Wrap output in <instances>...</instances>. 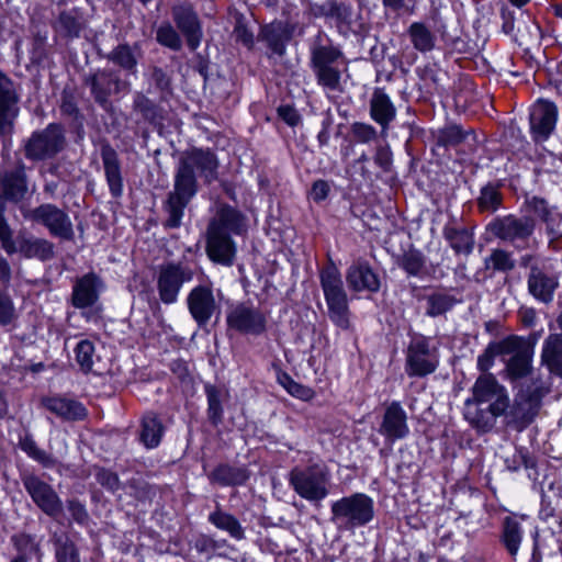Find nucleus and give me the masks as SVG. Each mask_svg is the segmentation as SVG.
<instances>
[{
	"instance_id": "nucleus-1",
	"label": "nucleus",
	"mask_w": 562,
	"mask_h": 562,
	"mask_svg": "<svg viewBox=\"0 0 562 562\" xmlns=\"http://www.w3.org/2000/svg\"><path fill=\"white\" fill-rule=\"evenodd\" d=\"M171 18L175 26L162 22L156 30V41L162 47L172 52H180L183 47L182 38L190 52H195L203 40V24L195 8L190 2H181L171 7Z\"/></svg>"
},
{
	"instance_id": "nucleus-2",
	"label": "nucleus",
	"mask_w": 562,
	"mask_h": 562,
	"mask_svg": "<svg viewBox=\"0 0 562 562\" xmlns=\"http://www.w3.org/2000/svg\"><path fill=\"white\" fill-rule=\"evenodd\" d=\"M310 67L315 76L316 83L324 91L341 90V71L338 61L344 53L339 45L319 30L310 44Z\"/></svg>"
},
{
	"instance_id": "nucleus-3",
	"label": "nucleus",
	"mask_w": 562,
	"mask_h": 562,
	"mask_svg": "<svg viewBox=\"0 0 562 562\" xmlns=\"http://www.w3.org/2000/svg\"><path fill=\"white\" fill-rule=\"evenodd\" d=\"M536 228V220L530 215L519 216L515 213L496 215L485 225V239L486 241L498 240L520 252L530 247Z\"/></svg>"
},
{
	"instance_id": "nucleus-4",
	"label": "nucleus",
	"mask_w": 562,
	"mask_h": 562,
	"mask_svg": "<svg viewBox=\"0 0 562 562\" xmlns=\"http://www.w3.org/2000/svg\"><path fill=\"white\" fill-rule=\"evenodd\" d=\"M404 349V372L409 379H425L434 374L440 366V348L435 338L419 331L409 330Z\"/></svg>"
},
{
	"instance_id": "nucleus-5",
	"label": "nucleus",
	"mask_w": 562,
	"mask_h": 562,
	"mask_svg": "<svg viewBox=\"0 0 562 562\" xmlns=\"http://www.w3.org/2000/svg\"><path fill=\"white\" fill-rule=\"evenodd\" d=\"M319 284L327 305V315L333 325L344 331L351 327V311L348 293L339 269L331 262L319 272Z\"/></svg>"
},
{
	"instance_id": "nucleus-6",
	"label": "nucleus",
	"mask_w": 562,
	"mask_h": 562,
	"mask_svg": "<svg viewBox=\"0 0 562 562\" xmlns=\"http://www.w3.org/2000/svg\"><path fill=\"white\" fill-rule=\"evenodd\" d=\"M330 515V521L346 530L366 527L374 519V501L366 493L356 492L331 502Z\"/></svg>"
},
{
	"instance_id": "nucleus-7",
	"label": "nucleus",
	"mask_w": 562,
	"mask_h": 562,
	"mask_svg": "<svg viewBox=\"0 0 562 562\" xmlns=\"http://www.w3.org/2000/svg\"><path fill=\"white\" fill-rule=\"evenodd\" d=\"M66 146L65 126L59 122H50L44 128L33 131L24 140L22 150L25 159L40 162L55 159Z\"/></svg>"
},
{
	"instance_id": "nucleus-8",
	"label": "nucleus",
	"mask_w": 562,
	"mask_h": 562,
	"mask_svg": "<svg viewBox=\"0 0 562 562\" xmlns=\"http://www.w3.org/2000/svg\"><path fill=\"white\" fill-rule=\"evenodd\" d=\"M226 331L259 337L268 330L267 315L249 302L233 303L226 310Z\"/></svg>"
},
{
	"instance_id": "nucleus-9",
	"label": "nucleus",
	"mask_w": 562,
	"mask_h": 562,
	"mask_svg": "<svg viewBox=\"0 0 562 562\" xmlns=\"http://www.w3.org/2000/svg\"><path fill=\"white\" fill-rule=\"evenodd\" d=\"M328 471L325 467L313 463L304 469L294 468L289 482L294 492L310 502H319L328 495Z\"/></svg>"
},
{
	"instance_id": "nucleus-10",
	"label": "nucleus",
	"mask_w": 562,
	"mask_h": 562,
	"mask_svg": "<svg viewBox=\"0 0 562 562\" xmlns=\"http://www.w3.org/2000/svg\"><path fill=\"white\" fill-rule=\"evenodd\" d=\"M29 192V179L23 161H18L12 169L0 170V232L8 228L5 218L7 203H21Z\"/></svg>"
},
{
	"instance_id": "nucleus-11",
	"label": "nucleus",
	"mask_w": 562,
	"mask_h": 562,
	"mask_svg": "<svg viewBox=\"0 0 562 562\" xmlns=\"http://www.w3.org/2000/svg\"><path fill=\"white\" fill-rule=\"evenodd\" d=\"M8 229L4 233L0 232V241L4 251L12 256L16 252L23 259L26 260H38L41 262H47L56 257L55 245L50 240L34 236H21L19 235L16 240L13 239V231L8 224Z\"/></svg>"
},
{
	"instance_id": "nucleus-12",
	"label": "nucleus",
	"mask_w": 562,
	"mask_h": 562,
	"mask_svg": "<svg viewBox=\"0 0 562 562\" xmlns=\"http://www.w3.org/2000/svg\"><path fill=\"white\" fill-rule=\"evenodd\" d=\"M193 278V269L180 261H167L159 265L156 278L159 300L166 305L175 304L183 284L191 282Z\"/></svg>"
},
{
	"instance_id": "nucleus-13",
	"label": "nucleus",
	"mask_w": 562,
	"mask_h": 562,
	"mask_svg": "<svg viewBox=\"0 0 562 562\" xmlns=\"http://www.w3.org/2000/svg\"><path fill=\"white\" fill-rule=\"evenodd\" d=\"M345 280L351 293L366 294L367 299L378 294L384 284V276L363 257L355 259L347 267Z\"/></svg>"
},
{
	"instance_id": "nucleus-14",
	"label": "nucleus",
	"mask_w": 562,
	"mask_h": 562,
	"mask_svg": "<svg viewBox=\"0 0 562 562\" xmlns=\"http://www.w3.org/2000/svg\"><path fill=\"white\" fill-rule=\"evenodd\" d=\"M24 490L33 503L48 517L57 518L63 514V502L54 487L33 472L20 474Z\"/></svg>"
},
{
	"instance_id": "nucleus-15",
	"label": "nucleus",
	"mask_w": 562,
	"mask_h": 562,
	"mask_svg": "<svg viewBox=\"0 0 562 562\" xmlns=\"http://www.w3.org/2000/svg\"><path fill=\"white\" fill-rule=\"evenodd\" d=\"M29 218L45 228L52 237L70 241L75 237L72 222L68 213L53 203H42L32 209Z\"/></svg>"
},
{
	"instance_id": "nucleus-16",
	"label": "nucleus",
	"mask_w": 562,
	"mask_h": 562,
	"mask_svg": "<svg viewBox=\"0 0 562 562\" xmlns=\"http://www.w3.org/2000/svg\"><path fill=\"white\" fill-rule=\"evenodd\" d=\"M559 119L558 105L548 99H538L529 111V134L536 145H542L552 136Z\"/></svg>"
},
{
	"instance_id": "nucleus-17",
	"label": "nucleus",
	"mask_w": 562,
	"mask_h": 562,
	"mask_svg": "<svg viewBox=\"0 0 562 562\" xmlns=\"http://www.w3.org/2000/svg\"><path fill=\"white\" fill-rule=\"evenodd\" d=\"M294 32L295 24L274 19L269 23L260 24L257 41L265 44L268 57H283Z\"/></svg>"
},
{
	"instance_id": "nucleus-18",
	"label": "nucleus",
	"mask_w": 562,
	"mask_h": 562,
	"mask_svg": "<svg viewBox=\"0 0 562 562\" xmlns=\"http://www.w3.org/2000/svg\"><path fill=\"white\" fill-rule=\"evenodd\" d=\"M304 14L312 20L323 19L326 23L335 22L340 29L349 26L352 20V7L340 0H324L317 2L313 0L302 1Z\"/></svg>"
},
{
	"instance_id": "nucleus-19",
	"label": "nucleus",
	"mask_w": 562,
	"mask_h": 562,
	"mask_svg": "<svg viewBox=\"0 0 562 562\" xmlns=\"http://www.w3.org/2000/svg\"><path fill=\"white\" fill-rule=\"evenodd\" d=\"M19 94L13 80L0 69V138H11L19 115Z\"/></svg>"
},
{
	"instance_id": "nucleus-20",
	"label": "nucleus",
	"mask_w": 562,
	"mask_h": 562,
	"mask_svg": "<svg viewBox=\"0 0 562 562\" xmlns=\"http://www.w3.org/2000/svg\"><path fill=\"white\" fill-rule=\"evenodd\" d=\"M180 161L191 167L192 172H199L205 186L218 180L220 159L211 147H192L183 153Z\"/></svg>"
},
{
	"instance_id": "nucleus-21",
	"label": "nucleus",
	"mask_w": 562,
	"mask_h": 562,
	"mask_svg": "<svg viewBox=\"0 0 562 562\" xmlns=\"http://www.w3.org/2000/svg\"><path fill=\"white\" fill-rule=\"evenodd\" d=\"M85 85L90 88L94 102L108 109L111 105V97L121 92L122 80L115 70L103 68L86 77Z\"/></svg>"
},
{
	"instance_id": "nucleus-22",
	"label": "nucleus",
	"mask_w": 562,
	"mask_h": 562,
	"mask_svg": "<svg viewBox=\"0 0 562 562\" xmlns=\"http://www.w3.org/2000/svg\"><path fill=\"white\" fill-rule=\"evenodd\" d=\"M187 307L199 328L209 325L217 310V303L211 284H198L187 295Z\"/></svg>"
},
{
	"instance_id": "nucleus-23",
	"label": "nucleus",
	"mask_w": 562,
	"mask_h": 562,
	"mask_svg": "<svg viewBox=\"0 0 562 562\" xmlns=\"http://www.w3.org/2000/svg\"><path fill=\"white\" fill-rule=\"evenodd\" d=\"M472 396L464 401V406L481 405L503 400L504 405L510 406V400L507 389L498 382L496 376L487 372H481L471 387Z\"/></svg>"
},
{
	"instance_id": "nucleus-24",
	"label": "nucleus",
	"mask_w": 562,
	"mask_h": 562,
	"mask_svg": "<svg viewBox=\"0 0 562 562\" xmlns=\"http://www.w3.org/2000/svg\"><path fill=\"white\" fill-rule=\"evenodd\" d=\"M103 288V280L93 271L76 278L70 296L71 306L77 310L92 307L99 302Z\"/></svg>"
},
{
	"instance_id": "nucleus-25",
	"label": "nucleus",
	"mask_w": 562,
	"mask_h": 562,
	"mask_svg": "<svg viewBox=\"0 0 562 562\" xmlns=\"http://www.w3.org/2000/svg\"><path fill=\"white\" fill-rule=\"evenodd\" d=\"M205 252L212 262L229 267L236 256V243L232 235L206 227Z\"/></svg>"
},
{
	"instance_id": "nucleus-26",
	"label": "nucleus",
	"mask_w": 562,
	"mask_h": 562,
	"mask_svg": "<svg viewBox=\"0 0 562 562\" xmlns=\"http://www.w3.org/2000/svg\"><path fill=\"white\" fill-rule=\"evenodd\" d=\"M469 137L476 142L477 135L474 128H465L462 124L448 121L441 127L431 131L430 139L434 149H443V151H449L457 149Z\"/></svg>"
},
{
	"instance_id": "nucleus-27",
	"label": "nucleus",
	"mask_w": 562,
	"mask_h": 562,
	"mask_svg": "<svg viewBox=\"0 0 562 562\" xmlns=\"http://www.w3.org/2000/svg\"><path fill=\"white\" fill-rule=\"evenodd\" d=\"M526 515L509 513L501 520L498 543L506 551L512 561L517 560L524 540L522 520Z\"/></svg>"
},
{
	"instance_id": "nucleus-28",
	"label": "nucleus",
	"mask_w": 562,
	"mask_h": 562,
	"mask_svg": "<svg viewBox=\"0 0 562 562\" xmlns=\"http://www.w3.org/2000/svg\"><path fill=\"white\" fill-rule=\"evenodd\" d=\"M378 431L387 442L407 437L409 434L407 414L398 401H393L386 406Z\"/></svg>"
},
{
	"instance_id": "nucleus-29",
	"label": "nucleus",
	"mask_w": 562,
	"mask_h": 562,
	"mask_svg": "<svg viewBox=\"0 0 562 562\" xmlns=\"http://www.w3.org/2000/svg\"><path fill=\"white\" fill-rule=\"evenodd\" d=\"M396 265L407 277L422 280L432 278L439 267V263L428 262V258L423 250L415 247L413 244L397 256Z\"/></svg>"
},
{
	"instance_id": "nucleus-30",
	"label": "nucleus",
	"mask_w": 562,
	"mask_h": 562,
	"mask_svg": "<svg viewBox=\"0 0 562 562\" xmlns=\"http://www.w3.org/2000/svg\"><path fill=\"white\" fill-rule=\"evenodd\" d=\"M100 157L110 195L115 200L121 199L124 192V179L120 156L109 142H104L100 146Z\"/></svg>"
},
{
	"instance_id": "nucleus-31",
	"label": "nucleus",
	"mask_w": 562,
	"mask_h": 562,
	"mask_svg": "<svg viewBox=\"0 0 562 562\" xmlns=\"http://www.w3.org/2000/svg\"><path fill=\"white\" fill-rule=\"evenodd\" d=\"M251 471L247 464L218 462L207 473L210 484L218 487H241L250 480Z\"/></svg>"
},
{
	"instance_id": "nucleus-32",
	"label": "nucleus",
	"mask_w": 562,
	"mask_h": 562,
	"mask_svg": "<svg viewBox=\"0 0 562 562\" xmlns=\"http://www.w3.org/2000/svg\"><path fill=\"white\" fill-rule=\"evenodd\" d=\"M246 221L247 218L240 210L228 203H221L206 227L232 236H240L246 232Z\"/></svg>"
},
{
	"instance_id": "nucleus-33",
	"label": "nucleus",
	"mask_w": 562,
	"mask_h": 562,
	"mask_svg": "<svg viewBox=\"0 0 562 562\" xmlns=\"http://www.w3.org/2000/svg\"><path fill=\"white\" fill-rule=\"evenodd\" d=\"M396 106L384 87H375L369 100V115L382 130L386 132L395 121Z\"/></svg>"
},
{
	"instance_id": "nucleus-34",
	"label": "nucleus",
	"mask_w": 562,
	"mask_h": 562,
	"mask_svg": "<svg viewBox=\"0 0 562 562\" xmlns=\"http://www.w3.org/2000/svg\"><path fill=\"white\" fill-rule=\"evenodd\" d=\"M166 430V425L159 414L154 411H147L139 419L137 441L146 450L157 449L164 440Z\"/></svg>"
},
{
	"instance_id": "nucleus-35",
	"label": "nucleus",
	"mask_w": 562,
	"mask_h": 562,
	"mask_svg": "<svg viewBox=\"0 0 562 562\" xmlns=\"http://www.w3.org/2000/svg\"><path fill=\"white\" fill-rule=\"evenodd\" d=\"M527 288L535 300L549 304L559 288V279L554 274H548L540 267L532 266L527 277Z\"/></svg>"
},
{
	"instance_id": "nucleus-36",
	"label": "nucleus",
	"mask_w": 562,
	"mask_h": 562,
	"mask_svg": "<svg viewBox=\"0 0 562 562\" xmlns=\"http://www.w3.org/2000/svg\"><path fill=\"white\" fill-rule=\"evenodd\" d=\"M518 341L520 338L516 334L507 335L501 340L490 341L483 352L477 356L476 369L480 372L490 371L494 367L496 357L512 356L519 349Z\"/></svg>"
},
{
	"instance_id": "nucleus-37",
	"label": "nucleus",
	"mask_w": 562,
	"mask_h": 562,
	"mask_svg": "<svg viewBox=\"0 0 562 562\" xmlns=\"http://www.w3.org/2000/svg\"><path fill=\"white\" fill-rule=\"evenodd\" d=\"M442 237L458 258L467 259L474 251L475 235L472 228L447 223L442 227Z\"/></svg>"
},
{
	"instance_id": "nucleus-38",
	"label": "nucleus",
	"mask_w": 562,
	"mask_h": 562,
	"mask_svg": "<svg viewBox=\"0 0 562 562\" xmlns=\"http://www.w3.org/2000/svg\"><path fill=\"white\" fill-rule=\"evenodd\" d=\"M206 397V417L211 426L217 428L224 423L225 403L229 400V392L224 385L211 382L203 383Z\"/></svg>"
},
{
	"instance_id": "nucleus-39",
	"label": "nucleus",
	"mask_w": 562,
	"mask_h": 562,
	"mask_svg": "<svg viewBox=\"0 0 562 562\" xmlns=\"http://www.w3.org/2000/svg\"><path fill=\"white\" fill-rule=\"evenodd\" d=\"M42 403L47 411L68 422L83 420L88 416L86 406L74 398L54 395L44 397Z\"/></svg>"
},
{
	"instance_id": "nucleus-40",
	"label": "nucleus",
	"mask_w": 562,
	"mask_h": 562,
	"mask_svg": "<svg viewBox=\"0 0 562 562\" xmlns=\"http://www.w3.org/2000/svg\"><path fill=\"white\" fill-rule=\"evenodd\" d=\"M509 407L504 405L501 398L490 403L486 408L476 407L473 413L469 412L465 417L479 434H487L494 428L496 419L504 416Z\"/></svg>"
},
{
	"instance_id": "nucleus-41",
	"label": "nucleus",
	"mask_w": 562,
	"mask_h": 562,
	"mask_svg": "<svg viewBox=\"0 0 562 562\" xmlns=\"http://www.w3.org/2000/svg\"><path fill=\"white\" fill-rule=\"evenodd\" d=\"M437 32L449 54H457L471 59L480 53L477 42L472 40L468 33L461 31L459 35H452L445 24H440Z\"/></svg>"
},
{
	"instance_id": "nucleus-42",
	"label": "nucleus",
	"mask_w": 562,
	"mask_h": 562,
	"mask_svg": "<svg viewBox=\"0 0 562 562\" xmlns=\"http://www.w3.org/2000/svg\"><path fill=\"white\" fill-rule=\"evenodd\" d=\"M504 187L503 180L487 181L481 187L480 193L475 199V204L479 213L494 214L504 207V194L502 188Z\"/></svg>"
},
{
	"instance_id": "nucleus-43",
	"label": "nucleus",
	"mask_w": 562,
	"mask_h": 562,
	"mask_svg": "<svg viewBox=\"0 0 562 562\" xmlns=\"http://www.w3.org/2000/svg\"><path fill=\"white\" fill-rule=\"evenodd\" d=\"M199 189L196 175L192 172L191 167L179 160L173 179V190L169 194L191 202Z\"/></svg>"
},
{
	"instance_id": "nucleus-44",
	"label": "nucleus",
	"mask_w": 562,
	"mask_h": 562,
	"mask_svg": "<svg viewBox=\"0 0 562 562\" xmlns=\"http://www.w3.org/2000/svg\"><path fill=\"white\" fill-rule=\"evenodd\" d=\"M520 210L529 213L536 221L538 218L543 223L548 233L553 232V227L557 223L553 213L554 207L549 204L547 199L540 195H526Z\"/></svg>"
},
{
	"instance_id": "nucleus-45",
	"label": "nucleus",
	"mask_w": 562,
	"mask_h": 562,
	"mask_svg": "<svg viewBox=\"0 0 562 562\" xmlns=\"http://www.w3.org/2000/svg\"><path fill=\"white\" fill-rule=\"evenodd\" d=\"M504 463L510 472H518L520 469H525L530 480H537L539 476L538 459L525 446H516L514 453L505 458Z\"/></svg>"
},
{
	"instance_id": "nucleus-46",
	"label": "nucleus",
	"mask_w": 562,
	"mask_h": 562,
	"mask_svg": "<svg viewBox=\"0 0 562 562\" xmlns=\"http://www.w3.org/2000/svg\"><path fill=\"white\" fill-rule=\"evenodd\" d=\"M207 521L218 530L227 532L231 538L237 541L246 538L245 528L239 519L235 515L222 509L218 505L209 514Z\"/></svg>"
},
{
	"instance_id": "nucleus-47",
	"label": "nucleus",
	"mask_w": 562,
	"mask_h": 562,
	"mask_svg": "<svg viewBox=\"0 0 562 562\" xmlns=\"http://www.w3.org/2000/svg\"><path fill=\"white\" fill-rule=\"evenodd\" d=\"M541 361L562 379V334H550L543 341Z\"/></svg>"
},
{
	"instance_id": "nucleus-48",
	"label": "nucleus",
	"mask_w": 562,
	"mask_h": 562,
	"mask_svg": "<svg viewBox=\"0 0 562 562\" xmlns=\"http://www.w3.org/2000/svg\"><path fill=\"white\" fill-rule=\"evenodd\" d=\"M18 448L44 469H53L57 463L56 458L52 453L37 446L33 435L29 430L19 434Z\"/></svg>"
},
{
	"instance_id": "nucleus-49",
	"label": "nucleus",
	"mask_w": 562,
	"mask_h": 562,
	"mask_svg": "<svg viewBox=\"0 0 562 562\" xmlns=\"http://www.w3.org/2000/svg\"><path fill=\"white\" fill-rule=\"evenodd\" d=\"M10 540L16 551L10 562H30L34 555L41 557V546L34 535L21 531L12 535Z\"/></svg>"
},
{
	"instance_id": "nucleus-50",
	"label": "nucleus",
	"mask_w": 562,
	"mask_h": 562,
	"mask_svg": "<svg viewBox=\"0 0 562 562\" xmlns=\"http://www.w3.org/2000/svg\"><path fill=\"white\" fill-rule=\"evenodd\" d=\"M533 353L519 347L505 364L507 376L512 381L527 378L532 372Z\"/></svg>"
},
{
	"instance_id": "nucleus-51",
	"label": "nucleus",
	"mask_w": 562,
	"mask_h": 562,
	"mask_svg": "<svg viewBox=\"0 0 562 562\" xmlns=\"http://www.w3.org/2000/svg\"><path fill=\"white\" fill-rule=\"evenodd\" d=\"M133 109L140 114L142 119L154 127H161L164 121V110L155 101L142 92H137L133 98Z\"/></svg>"
},
{
	"instance_id": "nucleus-52",
	"label": "nucleus",
	"mask_w": 562,
	"mask_h": 562,
	"mask_svg": "<svg viewBox=\"0 0 562 562\" xmlns=\"http://www.w3.org/2000/svg\"><path fill=\"white\" fill-rule=\"evenodd\" d=\"M189 203L190 201L168 193L162 202V211L167 214V217L162 221V227L165 229L180 228Z\"/></svg>"
},
{
	"instance_id": "nucleus-53",
	"label": "nucleus",
	"mask_w": 562,
	"mask_h": 562,
	"mask_svg": "<svg viewBox=\"0 0 562 562\" xmlns=\"http://www.w3.org/2000/svg\"><path fill=\"white\" fill-rule=\"evenodd\" d=\"M502 144L505 150L513 156H527L531 145L526 135L517 125H509L502 134Z\"/></svg>"
},
{
	"instance_id": "nucleus-54",
	"label": "nucleus",
	"mask_w": 562,
	"mask_h": 562,
	"mask_svg": "<svg viewBox=\"0 0 562 562\" xmlns=\"http://www.w3.org/2000/svg\"><path fill=\"white\" fill-rule=\"evenodd\" d=\"M406 34L413 47L422 54L431 52L436 46V36L424 22L411 23Z\"/></svg>"
},
{
	"instance_id": "nucleus-55",
	"label": "nucleus",
	"mask_w": 562,
	"mask_h": 562,
	"mask_svg": "<svg viewBox=\"0 0 562 562\" xmlns=\"http://www.w3.org/2000/svg\"><path fill=\"white\" fill-rule=\"evenodd\" d=\"M29 58L32 66L37 69L49 68L52 64L50 47L47 36L37 32L31 40Z\"/></svg>"
},
{
	"instance_id": "nucleus-56",
	"label": "nucleus",
	"mask_w": 562,
	"mask_h": 562,
	"mask_svg": "<svg viewBox=\"0 0 562 562\" xmlns=\"http://www.w3.org/2000/svg\"><path fill=\"white\" fill-rule=\"evenodd\" d=\"M108 59L128 75L137 72V57L128 43L117 44L108 55Z\"/></svg>"
},
{
	"instance_id": "nucleus-57",
	"label": "nucleus",
	"mask_w": 562,
	"mask_h": 562,
	"mask_svg": "<svg viewBox=\"0 0 562 562\" xmlns=\"http://www.w3.org/2000/svg\"><path fill=\"white\" fill-rule=\"evenodd\" d=\"M426 301V315L432 318L445 315L460 302L456 296L442 292L427 295Z\"/></svg>"
},
{
	"instance_id": "nucleus-58",
	"label": "nucleus",
	"mask_w": 562,
	"mask_h": 562,
	"mask_svg": "<svg viewBox=\"0 0 562 562\" xmlns=\"http://www.w3.org/2000/svg\"><path fill=\"white\" fill-rule=\"evenodd\" d=\"M378 130L370 123L355 121L350 124L349 133L345 137L350 145H368L378 139Z\"/></svg>"
},
{
	"instance_id": "nucleus-59",
	"label": "nucleus",
	"mask_w": 562,
	"mask_h": 562,
	"mask_svg": "<svg viewBox=\"0 0 562 562\" xmlns=\"http://www.w3.org/2000/svg\"><path fill=\"white\" fill-rule=\"evenodd\" d=\"M59 32L66 40L79 38L85 29L80 16L71 11H61L58 15Z\"/></svg>"
},
{
	"instance_id": "nucleus-60",
	"label": "nucleus",
	"mask_w": 562,
	"mask_h": 562,
	"mask_svg": "<svg viewBox=\"0 0 562 562\" xmlns=\"http://www.w3.org/2000/svg\"><path fill=\"white\" fill-rule=\"evenodd\" d=\"M75 359L82 373L88 374L93 369L95 355L94 342L88 338L81 339L74 348Z\"/></svg>"
},
{
	"instance_id": "nucleus-61",
	"label": "nucleus",
	"mask_w": 562,
	"mask_h": 562,
	"mask_svg": "<svg viewBox=\"0 0 562 562\" xmlns=\"http://www.w3.org/2000/svg\"><path fill=\"white\" fill-rule=\"evenodd\" d=\"M485 267L492 268L494 272L507 273L515 269L516 261L512 252L503 248L492 249L490 256L485 259Z\"/></svg>"
},
{
	"instance_id": "nucleus-62",
	"label": "nucleus",
	"mask_w": 562,
	"mask_h": 562,
	"mask_svg": "<svg viewBox=\"0 0 562 562\" xmlns=\"http://www.w3.org/2000/svg\"><path fill=\"white\" fill-rule=\"evenodd\" d=\"M537 412L531 407L526 408L522 403L515 402L510 409L504 416L509 418L508 423L512 424L517 430H522L528 427L535 419Z\"/></svg>"
},
{
	"instance_id": "nucleus-63",
	"label": "nucleus",
	"mask_w": 562,
	"mask_h": 562,
	"mask_svg": "<svg viewBox=\"0 0 562 562\" xmlns=\"http://www.w3.org/2000/svg\"><path fill=\"white\" fill-rule=\"evenodd\" d=\"M56 562H81L76 543L68 537H59L54 541Z\"/></svg>"
},
{
	"instance_id": "nucleus-64",
	"label": "nucleus",
	"mask_w": 562,
	"mask_h": 562,
	"mask_svg": "<svg viewBox=\"0 0 562 562\" xmlns=\"http://www.w3.org/2000/svg\"><path fill=\"white\" fill-rule=\"evenodd\" d=\"M93 476L97 483L109 493L114 494L121 488L119 474L111 469L93 465Z\"/></svg>"
}]
</instances>
